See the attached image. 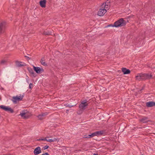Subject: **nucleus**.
Returning a JSON list of instances; mask_svg holds the SVG:
<instances>
[{"label": "nucleus", "mask_w": 155, "mask_h": 155, "mask_svg": "<svg viewBox=\"0 0 155 155\" xmlns=\"http://www.w3.org/2000/svg\"><path fill=\"white\" fill-rule=\"evenodd\" d=\"M25 57L28 60H29L31 59V58L28 56H25Z\"/></svg>", "instance_id": "31"}, {"label": "nucleus", "mask_w": 155, "mask_h": 155, "mask_svg": "<svg viewBox=\"0 0 155 155\" xmlns=\"http://www.w3.org/2000/svg\"><path fill=\"white\" fill-rule=\"evenodd\" d=\"M47 141L50 142H53V140L52 139H48L47 140Z\"/></svg>", "instance_id": "30"}, {"label": "nucleus", "mask_w": 155, "mask_h": 155, "mask_svg": "<svg viewBox=\"0 0 155 155\" xmlns=\"http://www.w3.org/2000/svg\"><path fill=\"white\" fill-rule=\"evenodd\" d=\"M146 106L147 107H151L155 106V102L153 101H149L146 103Z\"/></svg>", "instance_id": "14"}, {"label": "nucleus", "mask_w": 155, "mask_h": 155, "mask_svg": "<svg viewBox=\"0 0 155 155\" xmlns=\"http://www.w3.org/2000/svg\"><path fill=\"white\" fill-rule=\"evenodd\" d=\"M0 108L9 113H13L14 112L13 110L8 106L2 105L0 106Z\"/></svg>", "instance_id": "4"}, {"label": "nucleus", "mask_w": 155, "mask_h": 155, "mask_svg": "<svg viewBox=\"0 0 155 155\" xmlns=\"http://www.w3.org/2000/svg\"><path fill=\"white\" fill-rule=\"evenodd\" d=\"M106 6H108V5H106V3H103L101 5V8H107V7H106Z\"/></svg>", "instance_id": "22"}, {"label": "nucleus", "mask_w": 155, "mask_h": 155, "mask_svg": "<svg viewBox=\"0 0 155 155\" xmlns=\"http://www.w3.org/2000/svg\"><path fill=\"white\" fill-rule=\"evenodd\" d=\"M52 140H53V142H54V141H56L57 140H58V139H57L56 138H54Z\"/></svg>", "instance_id": "34"}, {"label": "nucleus", "mask_w": 155, "mask_h": 155, "mask_svg": "<svg viewBox=\"0 0 155 155\" xmlns=\"http://www.w3.org/2000/svg\"><path fill=\"white\" fill-rule=\"evenodd\" d=\"M106 10L104 8H100L98 12L97 15L100 16H102L106 12Z\"/></svg>", "instance_id": "8"}, {"label": "nucleus", "mask_w": 155, "mask_h": 155, "mask_svg": "<svg viewBox=\"0 0 155 155\" xmlns=\"http://www.w3.org/2000/svg\"><path fill=\"white\" fill-rule=\"evenodd\" d=\"M26 115V112L24 110L22 112L20 113L19 115H20L21 117H23V118H28L29 117L28 115Z\"/></svg>", "instance_id": "13"}, {"label": "nucleus", "mask_w": 155, "mask_h": 155, "mask_svg": "<svg viewBox=\"0 0 155 155\" xmlns=\"http://www.w3.org/2000/svg\"><path fill=\"white\" fill-rule=\"evenodd\" d=\"M7 61L6 60H2L0 63V64H1V65L6 64L7 63Z\"/></svg>", "instance_id": "21"}, {"label": "nucleus", "mask_w": 155, "mask_h": 155, "mask_svg": "<svg viewBox=\"0 0 155 155\" xmlns=\"http://www.w3.org/2000/svg\"><path fill=\"white\" fill-rule=\"evenodd\" d=\"M46 0H41L39 2L40 5L41 7L45 8L46 7Z\"/></svg>", "instance_id": "15"}, {"label": "nucleus", "mask_w": 155, "mask_h": 155, "mask_svg": "<svg viewBox=\"0 0 155 155\" xmlns=\"http://www.w3.org/2000/svg\"><path fill=\"white\" fill-rule=\"evenodd\" d=\"M22 62H21L17 61L16 62V64L17 66L18 67H21L25 66V64H21Z\"/></svg>", "instance_id": "17"}, {"label": "nucleus", "mask_w": 155, "mask_h": 155, "mask_svg": "<svg viewBox=\"0 0 155 155\" xmlns=\"http://www.w3.org/2000/svg\"><path fill=\"white\" fill-rule=\"evenodd\" d=\"M139 121L143 124L147 123L148 122L150 121V120L148 119V118L146 117H143L139 119Z\"/></svg>", "instance_id": "9"}, {"label": "nucleus", "mask_w": 155, "mask_h": 155, "mask_svg": "<svg viewBox=\"0 0 155 155\" xmlns=\"http://www.w3.org/2000/svg\"><path fill=\"white\" fill-rule=\"evenodd\" d=\"M33 84L32 83H30L29 85V88L30 89L33 86Z\"/></svg>", "instance_id": "29"}, {"label": "nucleus", "mask_w": 155, "mask_h": 155, "mask_svg": "<svg viewBox=\"0 0 155 155\" xmlns=\"http://www.w3.org/2000/svg\"><path fill=\"white\" fill-rule=\"evenodd\" d=\"M106 7L107 8V6H106Z\"/></svg>", "instance_id": "36"}, {"label": "nucleus", "mask_w": 155, "mask_h": 155, "mask_svg": "<svg viewBox=\"0 0 155 155\" xmlns=\"http://www.w3.org/2000/svg\"><path fill=\"white\" fill-rule=\"evenodd\" d=\"M27 69L28 70L30 74H31L33 75L35 77V76H34V74H35L33 71V70L31 68H27Z\"/></svg>", "instance_id": "20"}, {"label": "nucleus", "mask_w": 155, "mask_h": 155, "mask_svg": "<svg viewBox=\"0 0 155 155\" xmlns=\"http://www.w3.org/2000/svg\"><path fill=\"white\" fill-rule=\"evenodd\" d=\"M48 113H47V112H45V113H42L41 114V116H43V117H44V116H46L47 115H48Z\"/></svg>", "instance_id": "25"}, {"label": "nucleus", "mask_w": 155, "mask_h": 155, "mask_svg": "<svg viewBox=\"0 0 155 155\" xmlns=\"http://www.w3.org/2000/svg\"><path fill=\"white\" fill-rule=\"evenodd\" d=\"M41 152V150L40 147H38L35 149L33 152L35 155H38Z\"/></svg>", "instance_id": "11"}, {"label": "nucleus", "mask_w": 155, "mask_h": 155, "mask_svg": "<svg viewBox=\"0 0 155 155\" xmlns=\"http://www.w3.org/2000/svg\"><path fill=\"white\" fill-rule=\"evenodd\" d=\"M41 155H50L48 153H45L41 154Z\"/></svg>", "instance_id": "33"}, {"label": "nucleus", "mask_w": 155, "mask_h": 155, "mask_svg": "<svg viewBox=\"0 0 155 155\" xmlns=\"http://www.w3.org/2000/svg\"><path fill=\"white\" fill-rule=\"evenodd\" d=\"M34 70L37 74H41L44 71V69L42 68H40L39 67L33 66Z\"/></svg>", "instance_id": "7"}, {"label": "nucleus", "mask_w": 155, "mask_h": 155, "mask_svg": "<svg viewBox=\"0 0 155 155\" xmlns=\"http://www.w3.org/2000/svg\"><path fill=\"white\" fill-rule=\"evenodd\" d=\"M38 117L40 120H42L44 118L43 117V116H41V114L38 115Z\"/></svg>", "instance_id": "24"}, {"label": "nucleus", "mask_w": 155, "mask_h": 155, "mask_svg": "<svg viewBox=\"0 0 155 155\" xmlns=\"http://www.w3.org/2000/svg\"><path fill=\"white\" fill-rule=\"evenodd\" d=\"M41 64L44 66H47V64L45 61V59L44 57L42 58L40 61Z\"/></svg>", "instance_id": "18"}, {"label": "nucleus", "mask_w": 155, "mask_h": 155, "mask_svg": "<svg viewBox=\"0 0 155 155\" xmlns=\"http://www.w3.org/2000/svg\"><path fill=\"white\" fill-rule=\"evenodd\" d=\"M94 133L95 136L97 137L102 135H105L106 134L105 130H101L99 131H97Z\"/></svg>", "instance_id": "6"}, {"label": "nucleus", "mask_w": 155, "mask_h": 155, "mask_svg": "<svg viewBox=\"0 0 155 155\" xmlns=\"http://www.w3.org/2000/svg\"><path fill=\"white\" fill-rule=\"evenodd\" d=\"M68 110H66V113H68Z\"/></svg>", "instance_id": "35"}, {"label": "nucleus", "mask_w": 155, "mask_h": 155, "mask_svg": "<svg viewBox=\"0 0 155 155\" xmlns=\"http://www.w3.org/2000/svg\"><path fill=\"white\" fill-rule=\"evenodd\" d=\"M64 105L65 106H66V107H71L74 106V105L70 106L69 105H68L67 104H64Z\"/></svg>", "instance_id": "27"}, {"label": "nucleus", "mask_w": 155, "mask_h": 155, "mask_svg": "<svg viewBox=\"0 0 155 155\" xmlns=\"http://www.w3.org/2000/svg\"><path fill=\"white\" fill-rule=\"evenodd\" d=\"M83 138H88V137H87V135H84V136L83 137Z\"/></svg>", "instance_id": "32"}, {"label": "nucleus", "mask_w": 155, "mask_h": 155, "mask_svg": "<svg viewBox=\"0 0 155 155\" xmlns=\"http://www.w3.org/2000/svg\"><path fill=\"white\" fill-rule=\"evenodd\" d=\"M121 70L124 74H129L130 73V71L129 69H127L125 68H122Z\"/></svg>", "instance_id": "12"}, {"label": "nucleus", "mask_w": 155, "mask_h": 155, "mask_svg": "<svg viewBox=\"0 0 155 155\" xmlns=\"http://www.w3.org/2000/svg\"><path fill=\"white\" fill-rule=\"evenodd\" d=\"M142 80H144L147 79H150L152 78V75H149L148 74H142Z\"/></svg>", "instance_id": "10"}, {"label": "nucleus", "mask_w": 155, "mask_h": 155, "mask_svg": "<svg viewBox=\"0 0 155 155\" xmlns=\"http://www.w3.org/2000/svg\"><path fill=\"white\" fill-rule=\"evenodd\" d=\"M47 137H45L44 138H42L41 139H40L38 140H46L47 141Z\"/></svg>", "instance_id": "26"}, {"label": "nucleus", "mask_w": 155, "mask_h": 155, "mask_svg": "<svg viewBox=\"0 0 155 155\" xmlns=\"http://www.w3.org/2000/svg\"><path fill=\"white\" fill-rule=\"evenodd\" d=\"M126 22L123 18H121L115 21L113 25H109L107 26H112L115 27L124 26L126 25Z\"/></svg>", "instance_id": "1"}, {"label": "nucleus", "mask_w": 155, "mask_h": 155, "mask_svg": "<svg viewBox=\"0 0 155 155\" xmlns=\"http://www.w3.org/2000/svg\"><path fill=\"white\" fill-rule=\"evenodd\" d=\"M136 79L139 81H142V73L137 74L136 77Z\"/></svg>", "instance_id": "16"}, {"label": "nucleus", "mask_w": 155, "mask_h": 155, "mask_svg": "<svg viewBox=\"0 0 155 155\" xmlns=\"http://www.w3.org/2000/svg\"><path fill=\"white\" fill-rule=\"evenodd\" d=\"M95 135L94 134V133H93L91 134L88 135H87V137H88V138H92L93 137L95 136Z\"/></svg>", "instance_id": "23"}, {"label": "nucleus", "mask_w": 155, "mask_h": 155, "mask_svg": "<svg viewBox=\"0 0 155 155\" xmlns=\"http://www.w3.org/2000/svg\"><path fill=\"white\" fill-rule=\"evenodd\" d=\"M6 23L5 22L3 21L0 23V35L4 34L5 30Z\"/></svg>", "instance_id": "3"}, {"label": "nucleus", "mask_w": 155, "mask_h": 155, "mask_svg": "<svg viewBox=\"0 0 155 155\" xmlns=\"http://www.w3.org/2000/svg\"><path fill=\"white\" fill-rule=\"evenodd\" d=\"M49 146H48V145H46V146H45L44 147H43V149L44 150H45V149H47L49 147Z\"/></svg>", "instance_id": "28"}, {"label": "nucleus", "mask_w": 155, "mask_h": 155, "mask_svg": "<svg viewBox=\"0 0 155 155\" xmlns=\"http://www.w3.org/2000/svg\"><path fill=\"white\" fill-rule=\"evenodd\" d=\"M23 95H22V96H21V95H20L19 97L17 96L16 97H12V101L13 103H16L17 101H21L23 99Z\"/></svg>", "instance_id": "5"}, {"label": "nucleus", "mask_w": 155, "mask_h": 155, "mask_svg": "<svg viewBox=\"0 0 155 155\" xmlns=\"http://www.w3.org/2000/svg\"><path fill=\"white\" fill-rule=\"evenodd\" d=\"M52 32L51 31H44L42 33V34L45 35H52Z\"/></svg>", "instance_id": "19"}, {"label": "nucleus", "mask_w": 155, "mask_h": 155, "mask_svg": "<svg viewBox=\"0 0 155 155\" xmlns=\"http://www.w3.org/2000/svg\"><path fill=\"white\" fill-rule=\"evenodd\" d=\"M87 100H84L82 101L79 105V107L81 111H83L86 109V107L88 106V103H87Z\"/></svg>", "instance_id": "2"}]
</instances>
